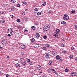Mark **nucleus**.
<instances>
[{
  "mask_svg": "<svg viewBox=\"0 0 77 77\" xmlns=\"http://www.w3.org/2000/svg\"><path fill=\"white\" fill-rule=\"evenodd\" d=\"M49 29L50 26L48 25H46L44 27L43 30L45 31H47Z\"/></svg>",
  "mask_w": 77,
  "mask_h": 77,
  "instance_id": "f257e3e1",
  "label": "nucleus"
},
{
  "mask_svg": "<svg viewBox=\"0 0 77 77\" xmlns=\"http://www.w3.org/2000/svg\"><path fill=\"white\" fill-rule=\"evenodd\" d=\"M63 18L64 20H68L69 19V16L67 14H65Z\"/></svg>",
  "mask_w": 77,
  "mask_h": 77,
  "instance_id": "f03ea898",
  "label": "nucleus"
},
{
  "mask_svg": "<svg viewBox=\"0 0 77 77\" xmlns=\"http://www.w3.org/2000/svg\"><path fill=\"white\" fill-rule=\"evenodd\" d=\"M6 43H7L6 40L5 39L2 40V44H6Z\"/></svg>",
  "mask_w": 77,
  "mask_h": 77,
  "instance_id": "7ed1b4c3",
  "label": "nucleus"
},
{
  "mask_svg": "<svg viewBox=\"0 0 77 77\" xmlns=\"http://www.w3.org/2000/svg\"><path fill=\"white\" fill-rule=\"evenodd\" d=\"M49 56H50V54L47 53L45 55V57L46 59H48V58H50V57H49Z\"/></svg>",
  "mask_w": 77,
  "mask_h": 77,
  "instance_id": "20e7f679",
  "label": "nucleus"
},
{
  "mask_svg": "<svg viewBox=\"0 0 77 77\" xmlns=\"http://www.w3.org/2000/svg\"><path fill=\"white\" fill-rule=\"evenodd\" d=\"M58 35H59V34H57V33L56 32H55L54 33L53 36H55V37H56V36H58Z\"/></svg>",
  "mask_w": 77,
  "mask_h": 77,
  "instance_id": "39448f33",
  "label": "nucleus"
},
{
  "mask_svg": "<svg viewBox=\"0 0 77 77\" xmlns=\"http://www.w3.org/2000/svg\"><path fill=\"white\" fill-rule=\"evenodd\" d=\"M52 54L53 56H56L57 55V52L56 51H52Z\"/></svg>",
  "mask_w": 77,
  "mask_h": 77,
  "instance_id": "423d86ee",
  "label": "nucleus"
},
{
  "mask_svg": "<svg viewBox=\"0 0 77 77\" xmlns=\"http://www.w3.org/2000/svg\"><path fill=\"white\" fill-rule=\"evenodd\" d=\"M76 73L75 72H73L71 73L70 75L72 77L73 76H75V75L76 74Z\"/></svg>",
  "mask_w": 77,
  "mask_h": 77,
  "instance_id": "0eeeda50",
  "label": "nucleus"
},
{
  "mask_svg": "<svg viewBox=\"0 0 77 77\" xmlns=\"http://www.w3.org/2000/svg\"><path fill=\"white\" fill-rule=\"evenodd\" d=\"M55 33L59 34L60 32V30H59V29H57L55 31Z\"/></svg>",
  "mask_w": 77,
  "mask_h": 77,
  "instance_id": "6e6552de",
  "label": "nucleus"
},
{
  "mask_svg": "<svg viewBox=\"0 0 77 77\" xmlns=\"http://www.w3.org/2000/svg\"><path fill=\"white\" fill-rule=\"evenodd\" d=\"M20 47L22 49H23L25 48V45H22Z\"/></svg>",
  "mask_w": 77,
  "mask_h": 77,
  "instance_id": "1a4fd4ad",
  "label": "nucleus"
},
{
  "mask_svg": "<svg viewBox=\"0 0 77 77\" xmlns=\"http://www.w3.org/2000/svg\"><path fill=\"white\" fill-rule=\"evenodd\" d=\"M15 66L17 67H21V66L20 64L18 63H17L15 64Z\"/></svg>",
  "mask_w": 77,
  "mask_h": 77,
  "instance_id": "9d476101",
  "label": "nucleus"
},
{
  "mask_svg": "<svg viewBox=\"0 0 77 77\" xmlns=\"http://www.w3.org/2000/svg\"><path fill=\"white\" fill-rule=\"evenodd\" d=\"M42 6H45L46 5V2H42Z\"/></svg>",
  "mask_w": 77,
  "mask_h": 77,
  "instance_id": "9b49d317",
  "label": "nucleus"
},
{
  "mask_svg": "<svg viewBox=\"0 0 77 77\" xmlns=\"http://www.w3.org/2000/svg\"><path fill=\"white\" fill-rule=\"evenodd\" d=\"M22 65L23 66H26V62L25 61H24L22 63Z\"/></svg>",
  "mask_w": 77,
  "mask_h": 77,
  "instance_id": "f8f14e48",
  "label": "nucleus"
},
{
  "mask_svg": "<svg viewBox=\"0 0 77 77\" xmlns=\"http://www.w3.org/2000/svg\"><path fill=\"white\" fill-rule=\"evenodd\" d=\"M60 58V57L59 55H57L56 57V59L57 60H59V58Z\"/></svg>",
  "mask_w": 77,
  "mask_h": 77,
  "instance_id": "ddd939ff",
  "label": "nucleus"
},
{
  "mask_svg": "<svg viewBox=\"0 0 77 77\" xmlns=\"http://www.w3.org/2000/svg\"><path fill=\"white\" fill-rule=\"evenodd\" d=\"M35 36L36 38H39V34L38 33H36L35 34Z\"/></svg>",
  "mask_w": 77,
  "mask_h": 77,
  "instance_id": "4468645a",
  "label": "nucleus"
},
{
  "mask_svg": "<svg viewBox=\"0 0 77 77\" xmlns=\"http://www.w3.org/2000/svg\"><path fill=\"white\" fill-rule=\"evenodd\" d=\"M58 60L59 61H60V62H62V61H63V60H62V58L61 57H60Z\"/></svg>",
  "mask_w": 77,
  "mask_h": 77,
  "instance_id": "2eb2a0df",
  "label": "nucleus"
},
{
  "mask_svg": "<svg viewBox=\"0 0 77 77\" xmlns=\"http://www.w3.org/2000/svg\"><path fill=\"white\" fill-rule=\"evenodd\" d=\"M30 40L32 42H35V38H32V39H30Z\"/></svg>",
  "mask_w": 77,
  "mask_h": 77,
  "instance_id": "dca6fc26",
  "label": "nucleus"
},
{
  "mask_svg": "<svg viewBox=\"0 0 77 77\" xmlns=\"http://www.w3.org/2000/svg\"><path fill=\"white\" fill-rule=\"evenodd\" d=\"M41 66H37V69H41Z\"/></svg>",
  "mask_w": 77,
  "mask_h": 77,
  "instance_id": "f3484780",
  "label": "nucleus"
},
{
  "mask_svg": "<svg viewBox=\"0 0 77 77\" xmlns=\"http://www.w3.org/2000/svg\"><path fill=\"white\" fill-rule=\"evenodd\" d=\"M23 60H24V59L23 58H20V62L22 63V62L23 61Z\"/></svg>",
  "mask_w": 77,
  "mask_h": 77,
  "instance_id": "a211bd4d",
  "label": "nucleus"
},
{
  "mask_svg": "<svg viewBox=\"0 0 77 77\" xmlns=\"http://www.w3.org/2000/svg\"><path fill=\"white\" fill-rule=\"evenodd\" d=\"M52 71V69H48V72H49V73H51V72Z\"/></svg>",
  "mask_w": 77,
  "mask_h": 77,
  "instance_id": "6ab92c4d",
  "label": "nucleus"
},
{
  "mask_svg": "<svg viewBox=\"0 0 77 77\" xmlns=\"http://www.w3.org/2000/svg\"><path fill=\"white\" fill-rule=\"evenodd\" d=\"M68 71H69V69H65V71L66 72H68Z\"/></svg>",
  "mask_w": 77,
  "mask_h": 77,
  "instance_id": "aec40b11",
  "label": "nucleus"
},
{
  "mask_svg": "<svg viewBox=\"0 0 77 77\" xmlns=\"http://www.w3.org/2000/svg\"><path fill=\"white\" fill-rule=\"evenodd\" d=\"M62 24H66V23L65 21H63L61 22Z\"/></svg>",
  "mask_w": 77,
  "mask_h": 77,
  "instance_id": "412c9836",
  "label": "nucleus"
},
{
  "mask_svg": "<svg viewBox=\"0 0 77 77\" xmlns=\"http://www.w3.org/2000/svg\"><path fill=\"white\" fill-rule=\"evenodd\" d=\"M37 15H40L41 14V13L40 12H38L37 14Z\"/></svg>",
  "mask_w": 77,
  "mask_h": 77,
  "instance_id": "4be33fe9",
  "label": "nucleus"
},
{
  "mask_svg": "<svg viewBox=\"0 0 77 77\" xmlns=\"http://www.w3.org/2000/svg\"><path fill=\"white\" fill-rule=\"evenodd\" d=\"M52 63H53V61H51L49 62V63H48V64L49 65H51V64Z\"/></svg>",
  "mask_w": 77,
  "mask_h": 77,
  "instance_id": "5701e85b",
  "label": "nucleus"
},
{
  "mask_svg": "<svg viewBox=\"0 0 77 77\" xmlns=\"http://www.w3.org/2000/svg\"><path fill=\"white\" fill-rule=\"evenodd\" d=\"M14 7H11V11H13L14 9Z\"/></svg>",
  "mask_w": 77,
  "mask_h": 77,
  "instance_id": "b1692460",
  "label": "nucleus"
},
{
  "mask_svg": "<svg viewBox=\"0 0 77 77\" xmlns=\"http://www.w3.org/2000/svg\"><path fill=\"white\" fill-rule=\"evenodd\" d=\"M75 11L74 10H72V11H71V12L72 14H74V13H75Z\"/></svg>",
  "mask_w": 77,
  "mask_h": 77,
  "instance_id": "393cba45",
  "label": "nucleus"
},
{
  "mask_svg": "<svg viewBox=\"0 0 77 77\" xmlns=\"http://www.w3.org/2000/svg\"><path fill=\"white\" fill-rule=\"evenodd\" d=\"M69 58H72L73 57V55H70V56H69Z\"/></svg>",
  "mask_w": 77,
  "mask_h": 77,
  "instance_id": "a878e982",
  "label": "nucleus"
},
{
  "mask_svg": "<svg viewBox=\"0 0 77 77\" xmlns=\"http://www.w3.org/2000/svg\"><path fill=\"white\" fill-rule=\"evenodd\" d=\"M31 28L32 30H35V27L34 26L32 27Z\"/></svg>",
  "mask_w": 77,
  "mask_h": 77,
  "instance_id": "bb28decb",
  "label": "nucleus"
},
{
  "mask_svg": "<svg viewBox=\"0 0 77 77\" xmlns=\"http://www.w3.org/2000/svg\"><path fill=\"white\" fill-rule=\"evenodd\" d=\"M62 53H64V54H65L66 53V51H65V50H64V51H62Z\"/></svg>",
  "mask_w": 77,
  "mask_h": 77,
  "instance_id": "cd10ccee",
  "label": "nucleus"
},
{
  "mask_svg": "<svg viewBox=\"0 0 77 77\" xmlns=\"http://www.w3.org/2000/svg\"><path fill=\"white\" fill-rule=\"evenodd\" d=\"M60 45H61V47H64L65 45H64V44H61Z\"/></svg>",
  "mask_w": 77,
  "mask_h": 77,
  "instance_id": "c85d7f7f",
  "label": "nucleus"
},
{
  "mask_svg": "<svg viewBox=\"0 0 77 77\" xmlns=\"http://www.w3.org/2000/svg\"><path fill=\"white\" fill-rule=\"evenodd\" d=\"M11 2L12 3H15L16 1H15V0H11Z\"/></svg>",
  "mask_w": 77,
  "mask_h": 77,
  "instance_id": "c756f323",
  "label": "nucleus"
},
{
  "mask_svg": "<svg viewBox=\"0 0 77 77\" xmlns=\"http://www.w3.org/2000/svg\"><path fill=\"white\" fill-rule=\"evenodd\" d=\"M75 49V48L74 47H71V49H72V50H74V49Z\"/></svg>",
  "mask_w": 77,
  "mask_h": 77,
  "instance_id": "7c9ffc66",
  "label": "nucleus"
},
{
  "mask_svg": "<svg viewBox=\"0 0 77 77\" xmlns=\"http://www.w3.org/2000/svg\"><path fill=\"white\" fill-rule=\"evenodd\" d=\"M42 49L43 50H46V48L45 47H43L42 48Z\"/></svg>",
  "mask_w": 77,
  "mask_h": 77,
  "instance_id": "2f4dec72",
  "label": "nucleus"
},
{
  "mask_svg": "<svg viewBox=\"0 0 77 77\" xmlns=\"http://www.w3.org/2000/svg\"><path fill=\"white\" fill-rule=\"evenodd\" d=\"M34 11H38V9L36 8L34 9Z\"/></svg>",
  "mask_w": 77,
  "mask_h": 77,
  "instance_id": "473e14b6",
  "label": "nucleus"
},
{
  "mask_svg": "<svg viewBox=\"0 0 77 77\" xmlns=\"http://www.w3.org/2000/svg\"><path fill=\"white\" fill-rule=\"evenodd\" d=\"M0 22H1V23H5V21H4V20H1Z\"/></svg>",
  "mask_w": 77,
  "mask_h": 77,
  "instance_id": "72a5a7b5",
  "label": "nucleus"
},
{
  "mask_svg": "<svg viewBox=\"0 0 77 77\" xmlns=\"http://www.w3.org/2000/svg\"><path fill=\"white\" fill-rule=\"evenodd\" d=\"M27 62H30V60L29 59H27Z\"/></svg>",
  "mask_w": 77,
  "mask_h": 77,
  "instance_id": "f704fd0d",
  "label": "nucleus"
},
{
  "mask_svg": "<svg viewBox=\"0 0 77 77\" xmlns=\"http://www.w3.org/2000/svg\"><path fill=\"white\" fill-rule=\"evenodd\" d=\"M45 46H46V47H49V44H46L45 45Z\"/></svg>",
  "mask_w": 77,
  "mask_h": 77,
  "instance_id": "c9c22d12",
  "label": "nucleus"
},
{
  "mask_svg": "<svg viewBox=\"0 0 77 77\" xmlns=\"http://www.w3.org/2000/svg\"><path fill=\"white\" fill-rule=\"evenodd\" d=\"M47 38V36L46 35H45L43 36V38L44 39H46V38Z\"/></svg>",
  "mask_w": 77,
  "mask_h": 77,
  "instance_id": "e433bc0d",
  "label": "nucleus"
},
{
  "mask_svg": "<svg viewBox=\"0 0 77 77\" xmlns=\"http://www.w3.org/2000/svg\"><path fill=\"white\" fill-rule=\"evenodd\" d=\"M13 32H10V35H14Z\"/></svg>",
  "mask_w": 77,
  "mask_h": 77,
  "instance_id": "4c0bfd02",
  "label": "nucleus"
},
{
  "mask_svg": "<svg viewBox=\"0 0 77 77\" xmlns=\"http://www.w3.org/2000/svg\"><path fill=\"white\" fill-rule=\"evenodd\" d=\"M35 45L36 47H39V44H36Z\"/></svg>",
  "mask_w": 77,
  "mask_h": 77,
  "instance_id": "58836bf2",
  "label": "nucleus"
},
{
  "mask_svg": "<svg viewBox=\"0 0 77 77\" xmlns=\"http://www.w3.org/2000/svg\"><path fill=\"white\" fill-rule=\"evenodd\" d=\"M21 6V5L20 4H18L17 5V7H20Z\"/></svg>",
  "mask_w": 77,
  "mask_h": 77,
  "instance_id": "ea45409f",
  "label": "nucleus"
},
{
  "mask_svg": "<svg viewBox=\"0 0 77 77\" xmlns=\"http://www.w3.org/2000/svg\"><path fill=\"white\" fill-rule=\"evenodd\" d=\"M29 65H33V63L32 62H30L29 63Z\"/></svg>",
  "mask_w": 77,
  "mask_h": 77,
  "instance_id": "a19ab883",
  "label": "nucleus"
},
{
  "mask_svg": "<svg viewBox=\"0 0 77 77\" xmlns=\"http://www.w3.org/2000/svg\"><path fill=\"white\" fill-rule=\"evenodd\" d=\"M17 21L18 22V23H19V22H20V19H17Z\"/></svg>",
  "mask_w": 77,
  "mask_h": 77,
  "instance_id": "79ce46f5",
  "label": "nucleus"
},
{
  "mask_svg": "<svg viewBox=\"0 0 77 77\" xmlns=\"http://www.w3.org/2000/svg\"><path fill=\"white\" fill-rule=\"evenodd\" d=\"M75 29L77 30V25H75Z\"/></svg>",
  "mask_w": 77,
  "mask_h": 77,
  "instance_id": "37998d69",
  "label": "nucleus"
},
{
  "mask_svg": "<svg viewBox=\"0 0 77 77\" xmlns=\"http://www.w3.org/2000/svg\"><path fill=\"white\" fill-rule=\"evenodd\" d=\"M24 32H28V30L27 29L25 30H24Z\"/></svg>",
  "mask_w": 77,
  "mask_h": 77,
  "instance_id": "c03bdc74",
  "label": "nucleus"
},
{
  "mask_svg": "<svg viewBox=\"0 0 77 77\" xmlns=\"http://www.w3.org/2000/svg\"><path fill=\"white\" fill-rule=\"evenodd\" d=\"M22 14L23 15H24L25 14V12H23L22 13Z\"/></svg>",
  "mask_w": 77,
  "mask_h": 77,
  "instance_id": "a18cd8bd",
  "label": "nucleus"
},
{
  "mask_svg": "<svg viewBox=\"0 0 77 77\" xmlns=\"http://www.w3.org/2000/svg\"><path fill=\"white\" fill-rule=\"evenodd\" d=\"M23 3L24 5H26V4H27V2H23Z\"/></svg>",
  "mask_w": 77,
  "mask_h": 77,
  "instance_id": "49530a36",
  "label": "nucleus"
},
{
  "mask_svg": "<svg viewBox=\"0 0 77 77\" xmlns=\"http://www.w3.org/2000/svg\"><path fill=\"white\" fill-rule=\"evenodd\" d=\"M11 32H14V30L11 29Z\"/></svg>",
  "mask_w": 77,
  "mask_h": 77,
  "instance_id": "de8ad7c7",
  "label": "nucleus"
},
{
  "mask_svg": "<svg viewBox=\"0 0 77 77\" xmlns=\"http://www.w3.org/2000/svg\"><path fill=\"white\" fill-rule=\"evenodd\" d=\"M11 18H13L14 17V15H10Z\"/></svg>",
  "mask_w": 77,
  "mask_h": 77,
  "instance_id": "09e8293b",
  "label": "nucleus"
},
{
  "mask_svg": "<svg viewBox=\"0 0 77 77\" xmlns=\"http://www.w3.org/2000/svg\"><path fill=\"white\" fill-rule=\"evenodd\" d=\"M52 71H54V72L55 71V70H54V69H52Z\"/></svg>",
  "mask_w": 77,
  "mask_h": 77,
  "instance_id": "8fccbe9b",
  "label": "nucleus"
},
{
  "mask_svg": "<svg viewBox=\"0 0 77 77\" xmlns=\"http://www.w3.org/2000/svg\"><path fill=\"white\" fill-rule=\"evenodd\" d=\"M5 77H9V75L8 74L6 75H5Z\"/></svg>",
  "mask_w": 77,
  "mask_h": 77,
  "instance_id": "3c124183",
  "label": "nucleus"
},
{
  "mask_svg": "<svg viewBox=\"0 0 77 77\" xmlns=\"http://www.w3.org/2000/svg\"><path fill=\"white\" fill-rule=\"evenodd\" d=\"M51 11H49L48 12V14H51Z\"/></svg>",
  "mask_w": 77,
  "mask_h": 77,
  "instance_id": "603ef678",
  "label": "nucleus"
},
{
  "mask_svg": "<svg viewBox=\"0 0 77 77\" xmlns=\"http://www.w3.org/2000/svg\"><path fill=\"white\" fill-rule=\"evenodd\" d=\"M8 36L9 37H11V35L10 34H8Z\"/></svg>",
  "mask_w": 77,
  "mask_h": 77,
  "instance_id": "864d4df0",
  "label": "nucleus"
},
{
  "mask_svg": "<svg viewBox=\"0 0 77 77\" xmlns=\"http://www.w3.org/2000/svg\"><path fill=\"white\" fill-rule=\"evenodd\" d=\"M75 60H77V57H76L75 58Z\"/></svg>",
  "mask_w": 77,
  "mask_h": 77,
  "instance_id": "5fc2aeb1",
  "label": "nucleus"
},
{
  "mask_svg": "<svg viewBox=\"0 0 77 77\" xmlns=\"http://www.w3.org/2000/svg\"><path fill=\"white\" fill-rule=\"evenodd\" d=\"M28 11V9H25V11H26V12H27V11Z\"/></svg>",
  "mask_w": 77,
  "mask_h": 77,
  "instance_id": "6e6d98bb",
  "label": "nucleus"
},
{
  "mask_svg": "<svg viewBox=\"0 0 77 77\" xmlns=\"http://www.w3.org/2000/svg\"><path fill=\"white\" fill-rule=\"evenodd\" d=\"M1 14H3L4 13L3 12H1Z\"/></svg>",
  "mask_w": 77,
  "mask_h": 77,
  "instance_id": "4d7b16f0",
  "label": "nucleus"
},
{
  "mask_svg": "<svg viewBox=\"0 0 77 77\" xmlns=\"http://www.w3.org/2000/svg\"><path fill=\"white\" fill-rule=\"evenodd\" d=\"M7 58L8 59L9 58V56H8V57H7Z\"/></svg>",
  "mask_w": 77,
  "mask_h": 77,
  "instance_id": "13d9d810",
  "label": "nucleus"
},
{
  "mask_svg": "<svg viewBox=\"0 0 77 77\" xmlns=\"http://www.w3.org/2000/svg\"><path fill=\"white\" fill-rule=\"evenodd\" d=\"M42 77H47L45 75H44Z\"/></svg>",
  "mask_w": 77,
  "mask_h": 77,
  "instance_id": "bf43d9fd",
  "label": "nucleus"
},
{
  "mask_svg": "<svg viewBox=\"0 0 77 77\" xmlns=\"http://www.w3.org/2000/svg\"><path fill=\"white\" fill-rule=\"evenodd\" d=\"M8 31H10V30L9 29H8Z\"/></svg>",
  "mask_w": 77,
  "mask_h": 77,
  "instance_id": "052dcab7",
  "label": "nucleus"
},
{
  "mask_svg": "<svg viewBox=\"0 0 77 77\" xmlns=\"http://www.w3.org/2000/svg\"><path fill=\"white\" fill-rule=\"evenodd\" d=\"M2 47H0V49H2Z\"/></svg>",
  "mask_w": 77,
  "mask_h": 77,
  "instance_id": "680f3d73",
  "label": "nucleus"
},
{
  "mask_svg": "<svg viewBox=\"0 0 77 77\" xmlns=\"http://www.w3.org/2000/svg\"><path fill=\"white\" fill-rule=\"evenodd\" d=\"M51 57H53V56H51Z\"/></svg>",
  "mask_w": 77,
  "mask_h": 77,
  "instance_id": "e2e57ef3",
  "label": "nucleus"
},
{
  "mask_svg": "<svg viewBox=\"0 0 77 77\" xmlns=\"http://www.w3.org/2000/svg\"><path fill=\"white\" fill-rule=\"evenodd\" d=\"M63 41H64V40H63Z\"/></svg>",
  "mask_w": 77,
  "mask_h": 77,
  "instance_id": "0e129e2a",
  "label": "nucleus"
},
{
  "mask_svg": "<svg viewBox=\"0 0 77 77\" xmlns=\"http://www.w3.org/2000/svg\"><path fill=\"white\" fill-rule=\"evenodd\" d=\"M50 56H51V55Z\"/></svg>",
  "mask_w": 77,
  "mask_h": 77,
  "instance_id": "69168bd1",
  "label": "nucleus"
},
{
  "mask_svg": "<svg viewBox=\"0 0 77 77\" xmlns=\"http://www.w3.org/2000/svg\"><path fill=\"white\" fill-rule=\"evenodd\" d=\"M55 74H56V73H55Z\"/></svg>",
  "mask_w": 77,
  "mask_h": 77,
  "instance_id": "338daca9",
  "label": "nucleus"
},
{
  "mask_svg": "<svg viewBox=\"0 0 77 77\" xmlns=\"http://www.w3.org/2000/svg\"><path fill=\"white\" fill-rule=\"evenodd\" d=\"M76 77H77V75H76Z\"/></svg>",
  "mask_w": 77,
  "mask_h": 77,
  "instance_id": "774afa93",
  "label": "nucleus"
}]
</instances>
